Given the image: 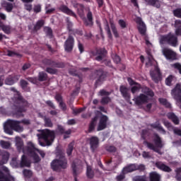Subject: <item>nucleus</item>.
<instances>
[{
  "instance_id": "nucleus-1",
  "label": "nucleus",
  "mask_w": 181,
  "mask_h": 181,
  "mask_svg": "<svg viewBox=\"0 0 181 181\" xmlns=\"http://www.w3.org/2000/svg\"><path fill=\"white\" fill-rule=\"evenodd\" d=\"M16 146L18 152H23V153H29L30 156H31V159L34 163H37V162H40V158L37 156V153L43 158L45 156V153L43 151H40L39 149L36 148L33 143L31 141H28L27 144L28 149L25 150L23 147V141L21 137H16Z\"/></svg>"
},
{
  "instance_id": "nucleus-2",
  "label": "nucleus",
  "mask_w": 181,
  "mask_h": 181,
  "mask_svg": "<svg viewBox=\"0 0 181 181\" xmlns=\"http://www.w3.org/2000/svg\"><path fill=\"white\" fill-rule=\"evenodd\" d=\"M142 93L138 96L134 97L133 100L134 101L136 105H142V104H145V103H148L155 94L152 90L149 89L148 87H144L142 88Z\"/></svg>"
},
{
  "instance_id": "nucleus-3",
  "label": "nucleus",
  "mask_w": 181,
  "mask_h": 181,
  "mask_svg": "<svg viewBox=\"0 0 181 181\" xmlns=\"http://www.w3.org/2000/svg\"><path fill=\"white\" fill-rule=\"evenodd\" d=\"M4 132L8 134V135L13 134V129L16 132H22L23 131V127L21 126V122L15 120H7L4 124Z\"/></svg>"
},
{
  "instance_id": "nucleus-4",
  "label": "nucleus",
  "mask_w": 181,
  "mask_h": 181,
  "mask_svg": "<svg viewBox=\"0 0 181 181\" xmlns=\"http://www.w3.org/2000/svg\"><path fill=\"white\" fill-rule=\"evenodd\" d=\"M54 132L49 129L41 130V134H37L38 139H43L48 146H50L54 141Z\"/></svg>"
},
{
  "instance_id": "nucleus-5",
  "label": "nucleus",
  "mask_w": 181,
  "mask_h": 181,
  "mask_svg": "<svg viewBox=\"0 0 181 181\" xmlns=\"http://www.w3.org/2000/svg\"><path fill=\"white\" fill-rule=\"evenodd\" d=\"M51 168L53 170H59V169H66L67 168V160L62 154L57 155V159L54 160L51 163Z\"/></svg>"
},
{
  "instance_id": "nucleus-6",
  "label": "nucleus",
  "mask_w": 181,
  "mask_h": 181,
  "mask_svg": "<svg viewBox=\"0 0 181 181\" xmlns=\"http://www.w3.org/2000/svg\"><path fill=\"white\" fill-rule=\"evenodd\" d=\"M160 43L161 45H164V43H168L173 47H176V46L179 45L177 42V37L175 35V34L170 33L168 35L161 36L160 37Z\"/></svg>"
},
{
  "instance_id": "nucleus-7",
  "label": "nucleus",
  "mask_w": 181,
  "mask_h": 181,
  "mask_svg": "<svg viewBox=\"0 0 181 181\" xmlns=\"http://www.w3.org/2000/svg\"><path fill=\"white\" fill-rule=\"evenodd\" d=\"M154 142H155V145L149 142H145L144 144L148 148V149H151V151H153L154 152H156L157 153L162 155V153L160 152V149L163 148V144H162V141H160V138L158 136H156Z\"/></svg>"
},
{
  "instance_id": "nucleus-8",
  "label": "nucleus",
  "mask_w": 181,
  "mask_h": 181,
  "mask_svg": "<svg viewBox=\"0 0 181 181\" xmlns=\"http://www.w3.org/2000/svg\"><path fill=\"white\" fill-rule=\"evenodd\" d=\"M171 95L176 100V105L181 110V83H177L175 88L172 90Z\"/></svg>"
},
{
  "instance_id": "nucleus-9",
  "label": "nucleus",
  "mask_w": 181,
  "mask_h": 181,
  "mask_svg": "<svg viewBox=\"0 0 181 181\" xmlns=\"http://www.w3.org/2000/svg\"><path fill=\"white\" fill-rule=\"evenodd\" d=\"M0 181H15V178L9 175L8 168L3 167L2 171H0Z\"/></svg>"
},
{
  "instance_id": "nucleus-10",
  "label": "nucleus",
  "mask_w": 181,
  "mask_h": 181,
  "mask_svg": "<svg viewBox=\"0 0 181 181\" xmlns=\"http://www.w3.org/2000/svg\"><path fill=\"white\" fill-rule=\"evenodd\" d=\"M162 53L167 60H176L177 54L175 51L169 48H163Z\"/></svg>"
},
{
  "instance_id": "nucleus-11",
  "label": "nucleus",
  "mask_w": 181,
  "mask_h": 181,
  "mask_svg": "<svg viewBox=\"0 0 181 181\" xmlns=\"http://www.w3.org/2000/svg\"><path fill=\"white\" fill-rule=\"evenodd\" d=\"M136 23H137V28L139 33H141L142 35H146V25L142 21V19L139 17H136L135 19Z\"/></svg>"
},
{
  "instance_id": "nucleus-12",
  "label": "nucleus",
  "mask_w": 181,
  "mask_h": 181,
  "mask_svg": "<svg viewBox=\"0 0 181 181\" xmlns=\"http://www.w3.org/2000/svg\"><path fill=\"white\" fill-rule=\"evenodd\" d=\"M128 83L130 86H132L131 91L132 94H135L136 93H138L139 90H141V85L132 80L131 78H127Z\"/></svg>"
},
{
  "instance_id": "nucleus-13",
  "label": "nucleus",
  "mask_w": 181,
  "mask_h": 181,
  "mask_svg": "<svg viewBox=\"0 0 181 181\" xmlns=\"http://www.w3.org/2000/svg\"><path fill=\"white\" fill-rule=\"evenodd\" d=\"M74 47V38L71 36H69L64 43V49L66 52H71Z\"/></svg>"
},
{
  "instance_id": "nucleus-14",
  "label": "nucleus",
  "mask_w": 181,
  "mask_h": 181,
  "mask_svg": "<svg viewBox=\"0 0 181 181\" xmlns=\"http://www.w3.org/2000/svg\"><path fill=\"white\" fill-rule=\"evenodd\" d=\"M107 121H108V117L105 115H101L100 117L97 131H103V129H105L107 127Z\"/></svg>"
},
{
  "instance_id": "nucleus-15",
  "label": "nucleus",
  "mask_w": 181,
  "mask_h": 181,
  "mask_svg": "<svg viewBox=\"0 0 181 181\" xmlns=\"http://www.w3.org/2000/svg\"><path fill=\"white\" fill-rule=\"evenodd\" d=\"M151 78L153 80V81H155V83L160 81V79L162 78L160 71H159V69H158L156 66L154 71H151Z\"/></svg>"
},
{
  "instance_id": "nucleus-16",
  "label": "nucleus",
  "mask_w": 181,
  "mask_h": 181,
  "mask_svg": "<svg viewBox=\"0 0 181 181\" xmlns=\"http://www.w3.org/2000/svg\"><path fill=\"white\" fill-rule=\"evenodd\" d=\"M99 140L96 136H93L90 139V149L94 152L98 148Z\"/></svg>"
},
{
  "instance_id": "nucleus-17",
  "label": "nucleus",
  "mask_w": 181,
  "mask_h": 181,
  "mask_svg": "<svg viewBox=\"0 0 181 181\" xmlns=\"http://www.w3.org/2000/svg\"><path fill=\"white\" fill-rule=\"evenodd\" d=\"M129 90L126 86H120V93H122V96L124 97V98H125V100H127V101L129 100H131V95L129 94V93H128Z\"/></svg>"
},
{
  "instance_id": "nucleus-18",
  "label": "nucleus",
  "mask_w": 181,
  "mask_h": 181,
  "mask_svg": "<svg viewBox=\"0 0 181 181\" xmlns=\"http://www.w3.org/2000/svg\"><path fill=\"white\" fill-rule=\"evenodd\" d=\"M156 166L160 169V170H163V172H172V168H170L169 166L165 165L162 162L156 163Z\"/></svg>"
},
{
  "instance_id": "nucleus-19",
  "label": "nucleus",
  "mask_w": 181,
  "mask_h": 181,
  "mask_svg": "<svg viewBox=\"0 0 181 181\" xmlns=\"http://www.w3.org/2000/svg\"><path fill=\"white\" fill-rule=\"evenodd\" d=\"M136 169H138V166H136L135 164H132L127 167L124 168L122 170V173L123 175H125L126 173L134 172V170H136Z\"/></svg>"
},
{
  "instance_id": "nucleus-20",
  "label": "nucleus",
  "mask_w": 181,
  "mask_h": 181,
  "mask_svg": "<svg viewBox=\"0 0 181 181\" xmlns=\"http://www.w3.org/2000/svg\"><path fill=\"white\" fill-rule=\"evenodd\" d=\"M59 10H61L62 12L64 13H66V15H70L71 16L76 17V13L73 12V11L70 10L67 6H61L59 7Z\"/></svg>"
},
{
  "instance_id": "nucleus-21",
  "label": "nucleus",
  "mask_w": 181,
  "mask_h": 181,
  "mask_svg": "<svg viewBox=\"0 0 181 181\" xmlns=\"http://www.w3.org/2000/svg\"><path fill=\"white\" fill-rule=\"evenodd\" d=\"M146 5H151V6H156V8L160 7V3L158 0H144Z\"/></svg>"
},
{
  "instance_id": "nucleus-22",
  "label": "nucleus",
  "mask_w": 181,
  "mask_h": 181,
  "mask_svg": "<svg viewBox=\"0 0 181 181\" xmlns=\"http://www.w3.org/2000/svg\"><path fill=\"white\" fill-rule=\"evenodd\" d=\"M83 168L81 166L78 165H76L74 163L72 164V170L74 173V176H77V175H79V173H81V170Z\"/></svg>"
},
{
  "instance_id": "nucleus-23",
  "label": "nucleus",
  "mask_w": 181,
  "mask_h": 181,
  "mask_svg": "<svg viewBox=\"0 0 181 181\" xmlns=\"http://www.w3.org/2000/svg\"><path fill=\"white\" fill-rule=\"evenodd\" d=\"M167 117L169 119H171L173 122L175 124V125H177L179 124V119L177 118L175 113H168Z\"/></svg>"
},
{
  "instance_id": "nucleus-24",
  "label": "nucleus",
  "mask_w": 181,
  "mask_h": 181,
  "mask_svg": "<svg viewBox=\"0 0 181 181\" xmlns=\"http://www.w3.org/2000/svg\"><path fill=\"white\" fill-rule=\"evenodd\" d=\"M97 76L98 77L96 83L97 84H101L103 81L105 79V74H104V72L103 71H98L97 72Z\"/></svg>"
},
{
  "instance_id": "nucleus-25",
  "label": "nucleus",
  "mask_w": 181,
  "mask_h": 181,
  "mask_svg": "<svg viewBox=\"0 0 181 181\" xmlns=\"http://www.w3.org/2000/svg\"><path fill=\"white\" fill-rule=\"evenodd\" d=\"M175 28H177L175 30V34L177 35V36H181V21H180V20L175 21Z\"/></svg>"
},
{
  "instance_id": "nucleus-26",
  "label": "nucleus",
  "mask_w": 181,
  "mask_h": 181,
  "mask_svg": "<svg viewBox=\"0 0 181 181\" xmlns=\"http://www.w3.org/2000/svg\"><path fill=\"white\" fill-rule=\"evenodd\" d=\"M150 181H160V175L156 172H152L149 175Z\"/></svg>"
},
{
  "instance_id": "nucleus-27",
  "label": "nucleus",
  "mask_w": 181,
  "mask_h": 181,
  "mask_svg": "<svg viewBox=\"0 0 181 181\" xmlns=\"http://www.w3.org/2000/svg\"><path fill=\"white\" fill-rule=\"evenodd\" d=\"M98 115L95 117L90 124V126H89V132H91V131H94V128H95V125H97V121H98Z\"/></svg>"
},
{
  "instance_id": "nucleus-28",
  "label": "nucleus",
  "mask_w": 181,
  "mask_h": 181,
  "mask_svg": "<svg viewBox=\"0 0 181 181\" xmlns=\"http://www.w3.org/2000/svg\"><path fill=\"white\" fill-rule=\"evenodd\" d=\"M1 156L2 160L0 162V165H4V163H6V162H8V160L9 159V153L4 151L1 153Z\"/></svg>"
},
{
  "instance_id": "nucleus-29",
  "label": "nucleus",
  "mask_w": 181,
  "mask_h": 181,
  "mask_svg": "<svg viewBox=\"0 0 181 181\" xmlns=\"http://www.w3.org/2000/svg\"><path fill=\"white\" fill-rule=\"evenodd\" d=\"M88 20L85 21V24L87 26H91L93 25V13L91 12H88L87 14Z\"/></svg>"
},
{
  "instance_id": "nucleus-30",
  "label": "nucleus",
  "mask_w": 181,
  "mask_h": 181,
  "mask_svg": "<svg viewBox=\"0 0 181 181\" xmlns=\"http://www.w3.org/2000/svg\"><path fill=\"white\" fill-rule=\"evenodd\" d=\"M21 168H23L25 166L29 168V166H30V163L26 160V157H25V155H23L21 157Z\"/></svg>"
},
{
  "instance_id": "nucleus-31",
  "label": "nucleus",
  "mask_w": 181,
  "mask_h": 181,
  "mask_svg": "<svg viewBox=\"0 0 181 181\" xmlns=\"http://www.w3.org/2000/svg\"><path fill=\"white\" fill-rule=\"evenodd\" d=\"M110 28L112 30L113 35H115V37H118V31H117V28L115 27V24L114 23V21L112 20H110Z\"/></svg>"
},
{
  "instance_id": "nucleus-32",
  "label": "nucleus",
  "mask_w": 181,
  "mask_h": 181,
  "mask_svg": "<svg viewBox=\"0 0 181 181\" xmlns=\"http://www.w3.org/2000/svg\"><path fill=\"white\" fill-rule=\"evenodd\" d=\"M25 111H26L25 108L17 107L16 110V117H23V112H25Z\"/></svg>"
},
{
  "instance_id": "nucleus-33",
  "label": "nucleus",
  "mask_w": 181,
  "mask_h": 181,
  "mask_svg": "<svg viewBox=\"0 0 181 181\" xmlns=\"http://www.w3.org/2000/svg\"><path fill=\"white\" fill-rule=\"evenodd\" d=\"M86 175L89 179H93V177H94V171H93L90 166L87 167Z\"/></svg>"
},
{
  "instance_id": "nucleus-34",
  "label": "nucleus",
  "mask_w": 181,
  "mask_h": 181,
  "mask_svg": "<svg viewBox=\"0 0 181 181\" xmlns=\"http://www.w3.org/2000/svg\"><path fill=\"white\" fill-rule=\"evenodd\" d=\"M0 146L4 149H9L11 148V143L8 141L1 140L0 141Z\"/></svg>"
},
{
  "instance_id": "nucleus-35",
  "label": "nucleus",
  "mask_w": 181,
  "mask_h": 181,
  "mask_svg": "<svg viewBox=\"0 0 181 181\" xmlns=\"http://www.w3.org/2000/svg\"><path fill=\"white\" fill-rule=\"evenodd\" d=\"M74 148V143L71 142V144H69L68 148L66 150V153L69 156H70V155H71Z\"/></svg>"
},
{
  "instance_id": "nucleus-36",
  "label": "nucleus",
  "mask_w": 181,
  "mask_h": 181,
  "mask_svg": "<svg viewBox=\"0 0 181 181\" xmlns=\"http://www.w3.org/2000/svg\"><path fill=\"white\" fill-rule=\"evenodd\" d=\"M43 25H45V21L43 20L38 21L35 25V30H39V29H40Z\"/></svg>"
},
{
  "instance_id": "nucleus-37",
  "label": "nucleus",
  "mask_w": 181,
  "mask_h": 181,
  "mask_svg": "<svg viewBox=\"0 0 181 181\" xmlns=\"http://www.w3.org/2000/svg\"><path fill=\"white\" fill-rule=\"evenodd\" d=\"M105 30H106L109 37H112L111 30H110V25H108V21H105Z\"/></svg>"
},
{
  "instance_id": "nucleus-38",
  "label": "nucleus",
  "mask_w": 181,
  "mask_h": 181,
  "mask_svg": "<svg viewBox=\"0 0 181 181\" xmlns=\"http://www.w3.org/2000/svg\"><path fill=\"white\" fill-rule=\"evenodd\" d=\"M1 29L4 33H6L7 35H9L11 33V26L9 25H5L3 24Z\"/></svg>"
},
{
  "instance_id": "nucleus-39",
  "label": "nucleus",
  "mask_w": 181,
  "mask_h": 181,
  "mask_svg": "<svg viewBox=\"0 0 181 181\" xmlns=\"http://www.w3.org/2000/svg\"><path fill=\"white\" fill-rule=\"evenodd\" d=\"M158 101H159V103H160V104H162L163 105H165V107H170V103H169L168 102V100H166V99H165V98H160V99L158 100Z\"/></svg>"
},
{
  "instance_id": "nucleus-40",
  "label": "nucleus",
  "mask_w": 181,
  "mask_h": 181,
  "mask_svg": "<svg viewBox=\"0 0 181 181\" xmlns=\"http://www.w3.org/2000/svg\"><path fill=\"white\" fill-rule=\"evenodd\" d=\"M105 54H107V51L105 49H103L102 52H101V54L100 55H98L97 57H96V60H98V62H101V60L103 59H104V57L105 56Z\"/></svg>"
},
{
  "instance_id": "nucleus-41",
  "label": "nucleus",
  "mask_w": 181,
  "mask_h": 181,
  "mask_svg": "<svg viewBox=\"0 0 181 181\" xmlns=\"http://www.w3.org/2000/svg\"><path fill=\"white\" fill-rule=\"evenodd\" d=\"M44 120H45V127H53V123H52V120L50 119L45 117Z\"/></svg>"
},
{
  "instance_id": "nucleus-42",
  "label": "nucleus",
  "mask_w": 181,
  "mask_h": 181,
  "mask_svg": "<svg viewBox=\"0 0 181 181\" xmlns=\"http://www.w3.org/2000/svg\"><path fill=\"white\" fill-rule=\"evenodd\" d=\"M47 78V75L43 72H40L39 74V81H45Z\"/></svg>"
},
{
  "instance_id": "nucleus-43",
  "label": "nucleus",
  "mask_w": 181,
  "mask_h": 181,
  "mask_svg": "<svg viewBox=\"0 0 181 181\" xmlns=\"http://www.w3.org/2000/svg\"><path fill=\"white\" fill-rule=\"evenodd\" d=\"M33 11L35 13H39L42 11V6L40 4L34 6Z\"/></svg>"
},
{
  "instance_id": "nucleus-44",
  "label": "nucleus",
  "mask_w": 181,
  "mask_h": 181,
  "mask_svg": "<svg viewBox=\"0 0 181 181\" xmlns=\"http://www.w3.org/2000/svg\"><path fill=\"white\" fill-rule=\"evenodd\" d=\"M118 23L122 29L127 28V22L122 19L119 20Z\"/></svg>"
},
{
  "instance_id": "nucleus-45",
  "label": "nucleus",
  "mask_w": 181,
  "mask_h": 181,
  "mask_svg": "<svg viewBox=\"0 0 181 181\" xmlns=\"http://www.w3.org/2000/svg\"><path fill=\"white\" fill-rule=\"evenodd\" d=\"M5 83L7 84V86H12L15 81H13V78L9 77L6 79Z\"/></svg>"
},
{
  "instance_id": "nucleus-46",
  "label": "nucleus",
  "mask_w": 181,
  "mask_h": 181,
  "mask_svg": "<svg viewBox=\"0 0 181 181\" xmlns=\"http://www.w3.org/2000/svg\"><path fill=\"white\" fill-rule=\"evenodd\" d=\"M134 181H148L146 176H137L134 178Z\"/></svg>"
},
{
  "instance_id": "nucleus-47",
  "label": "nucleus",
  "mask_w": 181,
  "mask_h": 181,
  "mask_svg": "<svg viewBox=\"0 0 181 181\" xmlns=\"http://www.w3.org/2000/svg\"><path fill=\"white\" fill-rule=\"evenodd\" d=\"M4 6L7 12H11V11H12V9L13 8V6L12 5V4H9V3L6 4Z\"/></svg>"
},
{
  "instance_id": "nucleus-48",
  "label": "nucleus",
  "mask_w": 181,
  "mask_h": 181,
  "mask_svg": "<svg viewBox=\"0 0 181 181\" xmlns=\"http://www.w3.org/2000/svg\"><path fill=\"white\" fill-rule=\"evenodd\" d=\"M112 59L113 62H115V63H116L117 64H118V63L121 62V58L117 54H113Z\"/></svg>"
},
{
  "instance_id": "nucleus-49",
  "label": "nucleus",
  "mask_w": 181,
  "mask_h": 181,
  "mask_svg": "<svg viewBox=\"0 0 181 181\" xmlns=\"http://www.w3.org/2000/svg\"><path fill=\"white\" fill-rule=\"evenodd\" d=\"M173 13L177 18H181V8H177L173 11Z\"/></svg>"
},
{
  "instance_id": "nucleus-50",
  "label": "nucleus",
  "mask_w": 181,
  "mask_h": 181,
  "mask_svg": "<svg viewBox=\"0 0 181 181\" xmlns=\"http://www.w3.org/2000/svg\"><path fill=\"white\" fill-rule=\"evenodd\" d=\"M172 67H174V69H176L177 71H179L180 74H181V64L179 63H175L172 65Z\"/></svg>"
},
{
  "instance_id": "nucleus-51",
  "label": "nucleus",
  "mask_w": 181,
  "mask_h": 181,
  "mask_svg": "<svg viewBox=\"0 0 181 181\" xmlns=\"http://www.w3.org/2000/svg\"><path fill=\"white\" fill-rule=\"evenodd\" d=\"M23 175L25 177H30L33 175L32 171L29 170H24Z\"/></svg>"
},
{
  "instance_id": "nucleus-52",
  "label": "nucleus",
  "mask_w": 181,
  "mask_h": 181,
  "mask_svg": "<svg viewBox=\"0 0 181 181\" xmlns=\"http://www.w3.org/2000/svg\"><path fill=\"white\" fill-rule=\"evenodd\" d=\"M44 30H45V33L47 34V35L49 36V37H51V36H52V29L49 27H45L44 28Z\"/></svg>"
},
{
  "instance_id": "nucleus-53",
  "label": "nucleus",
  "mask_w": 181,
  "mask_h": 181,
  "mask_svg": "<svg viewBox=\"0 0 181 181\" xmlns=\"http://www.w3.org/2000/svg\"><path fill=\"white\" fill-rule=\"evenodd\" d=\"M172 80H173V76H168V77L165 79V84H166L167 86H170V84L172 83Z\"/></svg>"
},
{
  "instance_id": "nucleus-54",
  "label": "nucleus",
  "mask_w": 181,
  "mask_h": 181,
  "mask_svg": "<svg viewBox=\"0 0 181 181\" xmlns=\"http://www.w3.org/2000/svg\"><path fill=\"white\" fill-rule=\"evenodd\" d=\"M85 110H86V108H84V107L79 108V109H75L73 110V112H74V114L77 115V114H80V112H83V111H84Z\"/></svg>"
},
{
  "instance_id": "nucleus-55",
  "label": "nucleus",
  "mask_w": 181,
  "mask_h": 181,
  "mask_svg": "<svg viewBox=\"0 0 181 181\" xmlns=\"http://www.w3.org/2000/svg\"><path fill=\"white\" fill-rule=\"evenodd\" d=\"M46 71L47 73H49V74H56V73H57V71L53 68H47Z\"/></svg>"
},
{
  "instance_id": "nucleus-56",
  "label": "nucleus",
  "mask_w": 181,
  "mask_h": 181,
  "mask_svg": "<svg viewBox=\"0 0 181 181\" xmlns=\"http://www.w3.org/2000/svg\"><path fill=\"white\" fill-rule=\"evenodd\" d=\"M111 101V99L108 97L103 98L101 100L102 104H108Z\"/></svg>"
},
{
  "instance_id": "nucleus-57",
  "label": "nucleus",
  "mask_w": 181,
  "mask_h": 181,
  "mask_svg": "<svg viewBox=\"0 0 181 181\" xmlns=\"http://www.w3.org/2000/svg\"><path fill=\"white\" fill-rule=\"evenodd\" d=\"M25 9H26V11H28V12H30V11H32V4H25Z\"/></svg>"
},
{
  "instance_id": "nucleus-58",
  "label": "nucleus",
  "mask_w": 181,
  "mask_h": 181,
  "mask_svg": "<svg viewBox=\"0 0 181 181\" xmlns=\"http://www.w3.org/2000/svg\"><path fill=\"white\" fill-rule=\"evenodd\" d=\"M99 95H110V93L105 90H102L99 92Z\"/></svg>"
},
{
  "instance_id": "nucleus-59",
  "label": "nucleus",
  "mask_w": 181,
  "mask_h": 181,
  "mask_svg": "<svg viewBox=\"0 0 181 181\" xmlns=\"http://www.w3.org/2000/svg\"><path fill=\"white\" fill-rule=\"evenodd\" d=\"M78 47L81 53H83V52H84V46H83L81 43H78Z\"/></svg>"
},
{
  "instance_id": "nucleus-60",
  "label": "nucleus",
  "mask_w": 181,
  "mask_h": 181,
  "mask_svg": "<svg viewBox=\"0 0 181 181\" xmlns=\"http://www.w3.org/2000/svg\"><path fill=\"white\" fill-rule=\"evenodd\" d=\"M142 156H143V158H151V155L149 154V153H148L146 151L143 152Z\"/></svg>"
},
{
  "instance_id": "nucleus-61",
  "label": "nucleus",
  "mask_w": 181,
  "mask_h": 181,
  "mask_svg": "<svg viewBox=\"0 0 181 181\" xmlns=\"http://www.w3.org/2000/svg\"><path fill=\"white\" fill-rule=\"evenodd\" d=\"M21 87H23V88H25V87L28 86V82H26V81L25 80H22L21 81Z\"/></svg>"
},
{
  "instance_id": "nucleus-62",
  "label": "nucleus",
  "mask_w": 181,
  "mask_h": 181,
  "mask_svg": "<svg viewBox=\"0 0 181 181\" xmlns=\"http://www.w3.org/2000/svg\"><path fill=\"white\" fill-rule=\"evenodd\" d=\"M46 104H47V105L51 107V108H54V104H53V103L52 101L48 100L46 102Z\"/></svg>"
},
{
  "instance_id": "nucleus-63",
  "label": "nucleus",
  "mask_w": 181,
  "mask_h": 181,
  "mask_svg": "<svg viewBox=\"0 0 181 181\" xmlns=\"http://www.w3.org/2000/svg\"><path fill=\"white\" fill-rule=\"evenodd\" d=\"M124 178H125V176L124 175V174H122L117 177V179L118 181L123 180V179H124Z\"/></svg>"
},
{
  "instance_id": "nucleus-64",
  "label": "nucleus",
  "mask_w": 181,
  "mask_h": 181,
  "mask_svg": "<svg viewBox=\"0 0 181 181\" xmlns=\"http://www.w3.org/2000/svg\"><path fill=\"white\" fill-rule=\"evenodd\" d=\"M164 124L165 125V127H167V128H168V129H172V125H170V123L168 122H165Z\"/></svg>"
}]
</instances>
